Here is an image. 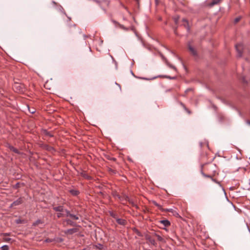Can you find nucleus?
Masks as SVG:
<instances>
[{
  "label": "nucleus",
  "mask_w": 250,
  "mask_h": 250,
  "mask_svg": "<svg viewBox=\"0 0 250 250\" xmlns=\"http://www.w3.org/2000/svg\"><path fill=\"white\" fill-rule=\"evenodd\" d=\"M235 48L237 52V56L241 57L242 55V51L243 49V45L242 43H240L235 45Z\"/></svg>",
  "instance_id": "nucleus-1"
},
{
  "label": "nucleus",
  "mask_w": 250,
  "mask_h": 250,
  "mask_svg": "<svg viewBox=\"0 0 250 250\" xmlns=\"http://www.w3.org/2000/svg\"><path fill=\"white\" fill-rule=\"evenodd\" d=\"M52 3L54 4L55 8H56V10H57L59 11H60L61 13H62L64 15H66L64 9L61 5L58 4L54 1H52Z\"/></svg>",
  "instance_id": "nucleus-2"
},
{
  "label": "nucleus",
  "mask_w": 250,
  "mask_h": 250,
  "mask_svg": "<svg viewBox=\"0 0 250 250\" xmlns=\"http://www.w3.org/2000/svg\"><path fill=\"white\" fill-rule=\"evenodd\" d=\"M65 212L66 213V217L67 216H69L70 217H71L72 219L73 220H78L79 219V217L76 215H74L73 214H71L69 212V211H68L67 210H65Z\"/></svg>",
  "instance_id": "nucleus-3"
},
{
  "label": "nucleus",
  "mask_w": 250,
  "mask_h": 250,
  "mask_svg": "<svg viewBox=\"0 0 250 250\" xmlns=\"http://www.w3.org/2000/svg\"><path fill=\"white\" fill-rule=\"evenodd\" d=\"M188 48L192 55L196 56L197 53L195 49L189 43L188 44Z\"/></svg>",
  "instance_id": "nucleus-4"
},
{
  "label": "nucleus",
  "mask_w": 250,
  "mask_h": 250,
  "mask_svg": "<svg viewBox=\"0 0 250 250\" xmlns=\"http://www.w3.org/2000/svg\"><path fill=\"white\" fill-rule=\"evenodd\" d=\"M53 209L57 212H64V208L62 206H58L53 208Z\"/></svg>",
  "instance_id": "nucleus-5"
},
{
  "label": "nucleus",
  "mask_w": 250,
  "mask_h": 250,
  "mask_svg": "<svg viewBox=\"0 0 250 250\" xmlns=\"http://www.w3.org/2000/svg\"><path fill=\"white\" fill-rule=\"evenodd\" d=\"M160 223L163 225L165 227H168L170 226V223L167 220H163L160 221Z\"/></svg>",
  "instance_id": "nucleus-6"
},
{
  "label": "nucleus",
  "mask_w": 250,
  "mask_h": 250,
  "mask_svg": "<svg viewBox=\"0 0 250 250\" xmlns=\"http://www.w3.org/2000/svg\"><path fill=\"white\" fill-rule=\"evenodd\" d=\"M183 25L187 28L188 31L189 30V27L188 26V21L186 19L182 20Z\"/></svg>",
  "instance_id": "nucleus-7"
},
{
  "label": "nucleus",
  "mask_w": 250,
  "mask_h": 250,
  "mask_svg": "<svg viewBox=\"0 0 250 250\" xmlns=\"http://www.w3.org/2000/svg\"><path fill=\"white\" fill-rule=\"evenodd\" d=\"M77 231V229L75 228L68 229L66 230L65 232V233H68L70 234H72L75 232H76Z\"/></svg>",
  "instance_id": "nucleus-8"
},
{
  "label": "nucleus",
  "mask_w": 250,
  "mask_h": 250,
  "mask_svg": "<svg viewBox=\"0 0 250 250\" xmlns=\"http://www.w3.org/2000/svg\"><path fill=\"white\" fill-rule=\"evenodd\" d=\"M117 222L122 225H125V224L126 221L125 220L123 219L118 218L116 219Z\"/></svg>",
  "instance_id": "nucleus-9"
},
{
  "label": "nucleus",
  "mask_w": 250,
  "mask_h": 250,
  "mask_svg": "<svg viewBox=\"0 0 250 250\" xmlns=\"http://www.w3.org/2000/svg\"><path fill=\"white\" fill-rule=\"evenodd\" d=\"M66 209H64V212H59L57 214V216L58 218H61L62 217L66 216V213L65 212V210Z\"/></svg>",
  "instance_id": "nucleus-10"
},
{
  "label": "nucleus",
  "mask_w": 250,
  "mask_h": 250,
  "mask_svg": "<svg viewBox=\"0 0 250 250\" xmlns=\"http://www.w3.org/2000/svg\"><path fill=\"white\" fill-rule=\"evenodd\" d=\"M21 203V199H18L17 200L15 201V202H14L11 206H18L19 205H20Z\"/></svg>",
  "instance_id": "nucleus-11"
},
{
  "label": "nucleus",
  "mask_w": 250,
  "mask_h": 250,
  "mask_svg": "<svg viewBox=\"0 0 250 250\" xmlns=\"http://www.w3.org/2000/svg\"><path fill=\"white\" fill-rule=\"evenodd\" d=\"M221 0H212V1L209 3L210 6H212L215 4L219 3Z\"/></svg>",
  "instance_id": "nucleus-12"
},
{
  "label": "nucleus",
  "mask_w": 250,
  "mask_h": 250,
  "mask_svg": "<svg viewBox=\"0 0 250 250\" xmlns=\"http://www.w3.org/2000/svg\"><path fill=\"white\" fill-rule=\"evenodd\" d=\"M9 148L11 150L13 151V152L16 153H19V152L18 151V150L16 148H15V147H14L13 146H9Z\"/></svg>",
  "instance_id": "nucleus-13"
},
{
  "label": "nucleus",
  "mask_w": 250,
  "mask_h": 250,
  "mask_svg": "<svg viewBox=\"0 0 250 250\" xmlns=\"http://www.w3.org/2000/svg\"><path fill=\"white\" fill-rule=\"evenodd\" d=\"M70 192L73 195H77L79 193V192L77 190L75 189L70 190Z\"/></svg>",
  "instance_id": "nucleus-14"
},
{
  "label": "nucleus",
  "mask_w": 250,
  "mask_h": 250,
  "mask_svg": "<svg viewBox=\"0 0 250 250\" xmlns=\"http://www.w3.org/2000/svg\"><path fill=\"white\" fill-rule=\"evenodd\" d=\"M166 63H167V65L169 67H170L171 68L173 69H174V70H176V67H175L174 66H173V65H172V64H170V63H169L168 62H167V61H166Z\"/></svg>",
  "instance_id": "nucleus-15"
},
{
  "label": "nucleus",
  "mask_w": 250,
  "mask_h": 250,
  "mask_svg": "<svg viewBox=\"0 0 250 250\" xmlns=\"http://www.w3.org/2000/svg\"><path fill=\"white\" fill-rule=\"evenodd\" d=\"M148 240H149V241L150 243L151 244H152V245H155V240H154V239H151V238H150V237H149V238H148Z\"/></svg>",
  "instance_id": "nucleus-16"
},
{
  "label": "nucleus",
  "mask_w": 250,
  "mask_h": 250,
  "mask_svg": "<svg viewBox=\"0 0 250 250\" xmlns=\"http://www.w3.org/2000/svg\"><path fill=\"white\" fill-rule=\"evenodd\" d=\"M1 248L2 250H9V247L7 245H4Z\"/></svg>",
  "instance_id": "nucleus-17"
},
{
  "label": "nucleus",
  "mask_w": 250,
  "mask_h": 250,
  "mask_svg": "<svg viewBox=\"0 0 250 250\" xmlns=\"http://www.w3.org/2000/svg\"><path fill=\"white\" fill-rule=\"evenodd\" d=\"M240 19H241V17H240L236 18L234 19V23H237L238 22H239V21L240 20Z\"/></svg>",
  "instance_id": "nucleus-18"
},
{
  "label": "nucleus",
  "mask_w": 250,
  "mask_h": 250,
  "mask_svg": "<svg viewBox=\"0 0 250 250\" xmlns=\"http://www.w3.org/2000/svg\"><path fill=\"white\" fill-rule=\"evenodd\" d=\"M157 239L159 241H162L163 240V238L161 236H160V235H157Z\"/></svg>",
  "instance_id": "nucleus-19"
},
{
  "label": "nucleus",
  "mask_w": 250,
  "mask_h": 250,
  "mask_svg": "<svg viewBox=\"0 0 250 250\" xmlns=\"http://www.w3.org/2000/svg\"><path fill=\"white\" fill-rule=\"evenodd\" d=\"M154 204L155 206L158 207L160 209H161V210L163 209V208H162V207L160 205H159V204H158L157 203H156V202L154 203Z\"/></svg>",
  "instance_id": "nucleus-20"
},
{
  "label": "nucleus",
  "mask_w": 250,
  "mask_h": 250,
  "mask_svg": "<svg viewBox=\"0 0 250 250\" xmlns=\"http://www.w3.org/2000/svg\"><path fill=\"white\" fill-rule=\"evenodd\" d=\"M3 239L5 241H6V242H9L11 240V238H7V237H4V238H3Z\"/></svg>",
  "instance_id": "nucleus-21"
},
{
  "label": "nucleus",
  "mask_w": 250,
  "mask_h": 250,
  "mask_svg": "<svg viewBox=\"0 0 250 250\" xmlns=\"http://www.w3.org/2000/svg\"><path fill=\"white\" fill-rule=\"evenodd\" d=\"M119 27H120L121 28H122V29H124V30H127V28H125V27H124V25H121V24H120V25H119Z\"/></svg>",
  "instance_id": "nucleus-22"
},
{
  "label": "nucleus",
  "mask_w": 250,
  "mask_h": 250,
  "mask_svg": "<svg viewBox=\"0 0 250 250\" xmlns=\"http://www.w3.org/2000/svg\"><path fill=\"white\" fill-rule=\"evenodd\" d=\"M29 111L31 113H34L35 112V110L34 108H33L32 109H29Z\"/></svg>",
  "instance_id": "nucleus-23"
},
{
  "label": "nucleus",
  "mask_w": 250,
  "mask_h": 250,
  "mask_svg": "<svg viewBox=\"0 0 250 250\" xmlns=\"http://www.w3.org/2000/svg\"><path fill=\"white\" fill-rule=\"evenodd\" d=\"M41 222L40 220H37L35 223H34V225L36 226L38 224H39Z\"/></svg>",
  "instance_id": "nucleus-24"
},
{
  "label": "nucleus",
  "mask_w": 250,
  "mask_h": 250,
  "mask_svg": "<svg viewBox=\"0 0 250 250\" xmlns=\"http://www.w3.org/2000/svg\"><path fill=\"white\" fill-rule=\"evenodd\" d=\"M44 132L45 133V134L49 136H52V135L50 134L49 132H47L46 131H44Z\"/></svg>",
  "instance_id": "nucleus-25"
},
{
  "label": "nucleus",
  "mask_w": 250,
  "mask_h": 250,
  "mask_svg": "<svg viewBox=\"0 0 250 250\" xmlns=\"http://www.w3.org/2000/svg\"><path fill=\"white\" fill-rule=\"evenodd\" d=\"M66 222L68 224H70L71 225H73V223H72L69 220H66Z\"/></svg>",
  "instance_id": "nucleus-26"
},
{
  "label": "nucleus",
  "mask_w": 250,
  "mask_h": 250,
  "mask_svg": "<svg viewBox=\"0 0 250 250\" xmlns=\"http://www.w3.org/2000/svg\"><path fill=\"white\" fill-rule=\"evenodd\" d=\"M171 210H172V209H165L164 210L166 211H171Z\"/></svg>",
  "instance_id": "nucleus-27"
},
{
  "label": "nucleus",
  "mask_w": 250,
  "mask_h": 250,
  "mask_svg": "<svg viewBox=\"0 0 250 250\" xmlns=\"http://www.w3.org/2000/svg\"><path fill=\"white\" fill-rule=\"evenodd\" d=\"M178 18H175V22L176 23H177V21H178Z\"/></svg>",
  "instance_id": "nucleus-28"
},
{
  "label": "nucleus",
  "mask_w": 250,
  "mask_h": 250,
  "mask_svg": "<svg viewBox=\"0 0 250 250\" xmlns=\"http://www.w3.org/2000/svg\"><path fill=\"white\" fill-rule=\"evenodd\" d=\"M246 123H247V124H248V125H250V121H248H248H246Z\"/></svg>",
  "instance_id": "nucleus-29"
},
{
  "label": "nucleus",
  "mask_w": 250,
  "mask_h": 250,
  "mask_svg": "<svg viewBox=\"0 0 250 250\" xmlns=\"http://www.w3.org/2000/svg\"><path fill=\"white\" fill-rule=\"evenodd\" d=\"M102 245H99V247H98V248H99V249H101V248H102Z\"/></svg>",
  "instance_id": "nucleus-30"
},
{
  "label": "nucleus",
  "mask_w": 250,
  "mask_h": 250,
  "mask_svg": "<svg viewBox=\"0 0 250 250\" xmlns=\"http://www.w3.org/2000/svg\"><path fill=\"white\" fill-rule=\"evenodd\" d=\"M205 177H210V176H208V175H204Z\"/></svg>",
  "instance_id": "nucleus-31"
},
{
  "label": "nucleus",
  "mask_w": 250,
  "mask_h": 250,
  "mask_svg": "<svg viewBox=\"0 0 250 250\" xmlns=\"http://www.w3.org/2000/svg\"><path fill=\"white\" fill-rule=\"evenodd\" d=\"M46 242H50V240L49 239H46Z\"/></svg>",
  "instance_id": "nucleus-32"
},
{
  "label": "nucleus",
  "mask_w": 250,
  "mask_h": 250,
  "mask_svg": "<svg viewBox=\"0 0 250 250\" xmlns=\"http://www.w3.org/2000/svg\"><path fill=\"white\" fill-rule=\"evenodd\" d=\"M3 235H4V236H7V235H8V234L7 233H4Z\"/></svg>",
  "instance_id": "nucleus-33"
}]
</instances>
